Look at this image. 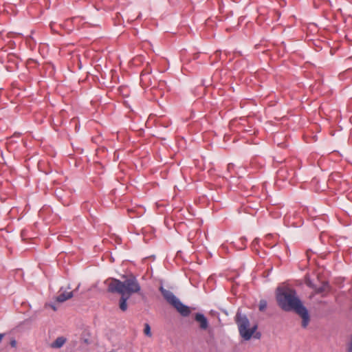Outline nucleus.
Segmentation results:
<instances>
[{
  "label": "nucleus",
  "instance_id": "obj_1",
  "mask_svg": "<svg viewBox=\"0 0 352 352\" xmlns=\"http://www.w3.org/2000/svg\"><path fill=\"white\" fill-rule=\"evenodd\" d=\"M276 300L278 306L285 311H294L302 318V327L308 326V309L297 296L295 289L288 287H279L276 291Z\"/></svg>",
  "mask_w": 352,
  "mask_h": 352
},
{
  "label": "nucleus",
  "instance_id": "obj_2",
  "mask_svg": "<svg viewBox=\"0 0 352 352\" xmlns=\"http://www.w3.org/2000/svg\"><path fill=\"white\" fill-rule=\"evenodd\" d=\"M141 287L133 275L129 276L124 281L116 278H112L108 283V292L111 293H118L121 295L125 294L129 296L138 293L140 291Z\"/></svg>",
  "mask_w": 352,
  "mask_h": 352
},
{
  "label": "nucleus",
  "instance_id": "obj_3",
  "mask_svg": "<svg viewBox=\"0 0 352 352\" xmlns=\"http://www.w3.org/2000/svg\"><path fill=\"white\" fill-rule=\"evenodd\" d=\"M234 320L237 325L241 337L245 340H250L252 336L256 333L258 328L257 324H250L247 316L242 314L239 309L237 310Z\"/></svg>",
  "mask_w": 352,
  "mask_h": 352
},
{
  "label": "nucleus",
  "instance_id": "obj_4",
  "mask_svg": "<svg viewBox=\"0 0 352 352\" xmlns=\"http://www.w3.org/2000/svg\"><path fill=\"white\" fill-rule=\"evenodd\" d=\"M164 299L171 305L183 317H188L191 313L190 308L183 304L182 301L170 291L164 288L163 286L160 287Z\"/></svg>",
  "mask_w": 352,
  "mask_h": 352
},
{
  "label": "nucleus",
  "instance_id": "obj_5",
  "mask_svg": "<svg viewBox=\"0 0 352 352\" xmlns=\"http://www.w3.org/2000/svg\"><path fill=\"white\" fill-rule=\"evenodd\" d=\"M284 223L287 227H300L302 223V219L299 214H287L284 217Z\"/></svg>",
  "mask_w": 352,
  "mask_h": 352
},
{
  "label": "nucleus",
  "instance_id": "obj_6",
  "mask_svg": "<svg viewBox=\"0 0 352 352\" xmlns=\"http://www.w3.org/2000/svg\"><path fill=\"white\" fill-rule=\"evenodd\" d=\"M195 320L199 324V328L201 330H206L209 327L207 318L201 313H196L195 314Z\"/></svg>",
  "mask_w": 352,
  "mask_h": 352
},
{
  "label": "nucleus",
  "instance_id": "obj_7",
  "mask_svg": "<svg viewBox=\"0 0 352 352\" xmlns=\"http://www.w3.org/2000/svg\"><path fill=\"white\" fill-rule=\"evenodd\" d=\"M60 292L56 298V301L58 302H63L74 296V292H66L63 290V287H60Z\"/></svg>",
  "mask_w": 352,
  "mask_h": 352
},
{
  "label": "nucleus",
  "instance_id": "obj_8",
  "mask_svg": "<svg viewBox=\"0 0 352 352\" xmlns=\"http://www.w3.org/2000/svg\"><path fill=\"white\" fill-rule=\"evenodd\" d=\"M292 173L285 168H280L277 172V178L279 180L289 179Z\"/></svg>",
  "mask_w": 352,
  "mask_h": 352
},
{
  "label": "nucleus",
  "instance_id": "obj_9",
  "mask_svg": "<svg viewBox=\"0 0 352 352\" xmlns=\"http://www.w3.org/2000/svg\"><path fill=\"white\" fill-rule=\"evenodd\" d=\"M66 340V338L63 336L58 337L54 342L50 344V347L52 349H60L65 344Z\"/></svg>",
  "mask_w": 352,
  "mask_h": 352
},
{
  "label": "nucleus",
  "instance_id": "obj_10",
  "mask_svg": "<svg viewBox=\"0 0 352 352\" xmlns=\"http://www.w3.org/2000/svg\"><path fill=\"white\" fill-rule=\"evenodd\" d=\"M129 296L125 297L124 295H122L120 301H119V307L122 311H125L127 309V300L129 299Z\"/></svg>",
  "mask_w": 352,
  "mask_h": 352
},
{
  "label": "nucleus",
  "instance_id": "obj_11",
  "mask_svg": "<svg viewBox=\"0 0 352 352\" xmlns=\"http://www.w3.org/2000/svg\"><path fill=\"white\" fill-rule=\"evenodd\" d=\"M144 332L146 336H147L148 337H151L152 334H151V327H150V325L148 323H146L144 324Z\"/></svg>",
  "mask_w": 352,
  "mask_h": 352
},
{
  "label": "nucleus",
  "instance_id": "obj_12",
  "mask_svg": "<svg viewBox=\"0 0 352 352\" xmlns=\"http://www.w3.org/2000/svg\"><path fill=\"white\" fill-rule=\"evenodd\" d=\"M267 303L266 300H260V302H259V310L260 311H264L267 308Z\"/></svg>",
  "mask_w": 352,
  "mask_h": 352
},
{
  "label": "nucleus",
  "instance_id": "obj_13",
  "mask_svg": "<svg viewBox=\"0 0 352 352\" xmlns=\"http://www.w3.org/2000/svg\"><path fill=\"white\" fill-rule=\"evenodd\" d=\"M346 350L348 352H352V336H351L350 340L347 344Z\"/></svg>",
  "mask_w": 352,
  "mask_h": 352
},
{
  "label": "nucleus",
  "instance_id": "obj_14",
  "mask_svg": "<svg viewBox=\"0 0 352 352\" xmlns=\"http://www.w3.org/2000/svg\"><path fill=\"white\" fill-rule=\"evenodd\" d=\"M258 242H259L258 239L256 238V239H254V241H252V245L254 248H256V246L258 244Z\"/></svg>",
  "mask_w": 352,
  "mask_h": 352
},
{
  "label": "nucleus",
  "instance_id": "obj_15",
  "mask_svg": "<svg viewBox=\"0 0 352 352\" xmlns=\"http://www.w3.org/2000/svg\"><path fill=\"white\" fill-rule=\"evenodd\" d=\"M10 346L13 348L16 347V340L14 339H12L11 341H10Z\"/></svg>",
  "mask_w": 352,
  "mask_h": 352
},
{
  "label": "nucleus",
  "instance_id": "obj_16",
  "mask_svg": "<svg viewBox=\"0 0 352 352\" xmlns=\"http://www.w3.org/2000/svg\"><path fill=\"white\" fill-rule=\"evenodd\" d=\"M146 76V74L142 72V74H141V76H140L141 81L143 82L144 80V78H145Z\"/></svg>",
  "mask_w": 352,
  "mask_h": 352
},
{
  "label": "nucleus",
  "instance_id": "obj_17",
  "mask_svg": "<svg viewBox=\"0 0 352 352\" xmlns=\"http://www.w3.org/2000/svg\"><path fill=\"white\" fill-rule=\"evenodd\" d=\"M260 337H261V333H256V334L254 336V338L258 339V338H260Z\"/></svg>",
  "mask_w": 352,
  "mask_h": 352
},
{
  "label": "nucleus",
  "instance_id": "obj_18",
  "mask_svg": "<svg viewBox=\"0 0 352 352\" xmlns=\"http://www.w3.org/2000/svg\"><path fill=\"white\" fill-rule=\"evenodd\" d=\"M79 287H80V284H78V287H76V289H74V290L73 291V292H74V295L75 294V293L76 292V291H77V290H78Z\"/></svg>",
  "mask_w": 352,
  "mask_h": 352
},
{
  "label": "nucleus",
  "instance_id": "obj_19",
  "mask_svg": "<svg viewBox=\"0 0 352 352\" xmlns=\"http://www.w3.org/2000/svg\"><path fill=\"white\" fill-rule=\"evenodd\" d=\"M3 336H4V334H3V333H0V342H1V340H2L3 338Z\"/></svg>",
  "mask_w": 352,
  "mask_h": 352
},
{
  "label": "nucleus",
  "instance_id": "obj_20",
  "mask_svg": "<svg viewBox=\"0 0 352 352\" xmlns=\"http://www.w3.org/2000/svg\"><path fill=\"white\" fill-rule=\"evenodd\" d=\"M307 278H308V274H306L305 275V280H307Z\"/></svg>",
  "mask_w": 352,
  "mask_h": 352
},
{
  "label": "nucleus",
  "instance_id": "obj_21",
  "mask_svg": "<svg viewBox=\"0 0 352 352\" xmlns=\"http://www.w3.org/2000/svg\"><path fill=\"white\" fill-rule=\"evenodd\" d=\"M241 241L243 242L245 241H246V239L245 237H243L241 239Z\"/></svg>",
  "mask_w": 352,
  "mask_h": 352
},
{
  "label": "nucleus",
  "instance_id": "obj_22",
  "mask_svg": "<svg viewBox=\"0 0 352 352\" xmlns=\"http://www.w3.org/2000/svg\"><path fill=\"white\" fill-rule=\"evenodd\" d=\"M311 43L314 44V42H311V41L309 40V47H311Z\"/></svg>",
  "mask_w": 352,
  "mask_h": 352
},
{
  "label": "nucleus",
  "instance_id": "obj_23",
  "mask_svg": "<svg viewBox=\"0 0 352 352\" xmlns=\"http://www.w3.org/2000/svg\"><path fill=\"white\" fill-rule=\"evenodd\" d=\"M52 307L54 310H56V307L54 305H52Z\"/></svg>",
  "mask_w": 352,
  "mask_h": 352
},
{
  "label": "nucleus",
  "instance_id": "obj_24",
  "mask_svg": "<svg viewBox=\"0 0 352 352\" xmlns=\"http://www.w3.org/2000/svg\"><path fill=\"white\" fill-rule=\"evenodd\" d=\"M313 138L314 139L315 141L316 140V136H314Z\"/></svg>",
  "mask_w": 352,
  "mask_h": 352
},
{
  "label": "nucleus",
  "instance_id": "obj_25",
  "mask_svg": "<svg viewBox=\"0 0 352 352\" xmlns=\"http://www.w3.org/2000/svg\"><path fill=\"white\" fill-rule=\"evenodd\" d=\"M231 166H232V164H228V168H230Z\"/></svg>",
  "mask_w": 352,
  "mask_h": 352
},
{
  "label": "nucleus",
  "instance_id": "obj_26",
  "mask_svg": "<svg viewBox=\"0 0 352 352\" xmlns=\"http://www.w3.org/2000/svg\"><path fill=\"white\" fill-rule=\"evenodd\" d=\"M314 125L316 128H318V126L316 124H314Z\"/></svg>",
  "mask_w": 352,
  "mask_h": 352
},
{
  "label": "nucleus",
  "instance_id": "obj_27",
  "mask_svg": "<svg viewBox=\"0 0 352 352\" xmlns=\"http://www.w3.org/2000/svg\"><path fill=\"white\" fill-rule=\"evenodd\" d=\"M315 181L317 182L316 179H313L312 182H314Z\"/></svg>",
  "mask_w": 352,
  "mask_h": 352
},
{
  "label": "nucleus",
  "instance_id": "obj_28",
  "mask_svg": "<svg viewBox=\"0 0 352 352\" xmlns=\"http://www.w3.org/2000/svg\"><path fill=\"white\" fill-rule=\"evenodd\" d=\"M309 287H311V282L309 281Z\"/></svg>",
  "mask_w": 352,
  "mask_h": 352
}]
</instances>
